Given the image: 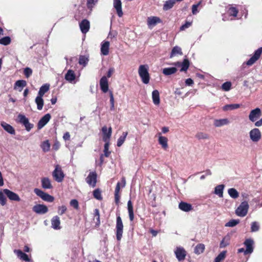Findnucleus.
<instances>
[{
	"label": "nucleus",
	"mask_w": 262,
	"mask_h": 262,
	"mask_svg": "<svg viewBox=\"0 0 262 262\" xmlns=\"http://www.w3.org/2000/svg\"><path fill=\"white\" fill-rule=\"evenodd\" d=\"M148 66L147 64L140 65L138 69V74L144 84H148L150 80L148 73Z\"/></svg>",
	"instance_id": "f257e3e1"
},
{
	"label": "nucleus",
	"mask_w": 262,
	"mask_h": 262,
	"mask_svg": "<svg viewBox=\"0 0 262 262\" xmlns=\"http://www.w3.org/2000/svg\"><path fill=\"white\" fill-rule=\"evenodd\" d=\"M249 209V205L247 201L242 202L235 210L236 214L241 217L245 216Z\"/></svg>",
	"instance_id": "f03ea898"
},
{
	"label": "nucleus",
	"mask_w": 262,
	"mask_h": 262,
	"mask_svg": "<svg viewBox=\"0 0 262 262\" xmlns=\"http://www.w3.org/2000/svg\"><path fill=\"white\" fill-rule=\"evenodd\" d=\"M249 137L253 142H258L261 138V134L260 130L257 128L252 129L249 132Z\"/></svg>",
	"instance_id": "7ed1b4c3"
},
{
	"label": "nucleus",
	"mask_w": 262,
	"mask_h": 262,
	"mask_svg": "<svg viewBox=\"0 0 262 262\" xmlns=\"http://www.w3.org/2000/svg\"><path fill=\"white\" fill-rule=\"evenodd\" d=\"M116 237L118 241H120L123 234V225L120 216H118L116 221Z\"/></svg>",
	"instance_id": "20e7f679"
},
{
	"label": "nucleus",
	"mask_w": 262,
	"mask_h": 262,
	"mask_svg": "<svg viewBox=\"0 0 262 262\" xmlns=\"http://www.w3.org/2000/svg\"><path fill=\"white\" fill-rule=\"evenodd\" d=\"M53 177L58 182H62L63 179L64 175L61 167L58 165L55 166V169L53 172Z\"/></svg>",
	"instance_id": "39448f33"
},
{
	"label": "nucleus",
	"mask_w": 262,
	"mask_h": 262,
	"mask_svg": "<svg viewBox=\"0 0 262 262\" xmlns=\"http://www.w3.org/2000/svg\"><path fill=\"white\" fill-rule=\"evenodd\" d=\"M18 120L20 123L23 124L25 126L27 131L30 130V129L33 127V125L29 123L28 119L23 115H18Z\"/></svg>",
	"instance_id": "423d86ee"
},
{
	"label": "nucleus",
	"mask_w": 262,
	"mask_h": 262,
	"mask_svg": "<svg viewBox=\"0 0 262 262\" xmlns=\"http://www.w3.org/2000/svg\"><path fill=\"white\" fill-rule=\"evenodd\" d=\"M262 53V47L259 48L254 52V55L250 58V59L247 61L246 64L248 66H251L257 61L260 57Z\"/></svg>",
	"instance_id": "0eeeda50"
},
{
	"label": "nucleus",
	"mask_w": 262,
	"mask_h": 262,
	"mask_svg": "<svg viewBox=\"0 0 262 262\" xmlns=\"http://www.w3.org/2000/svg\"><path fill=\"white\" fill-rule=\"evenodd\" d=\"M261 112L260 108H256L250 111L249 115V119L252 122L256 120L261 116Z\"/></svg>",
	"instance_id": "6e6552de"
},
{
	"label": "nucleus",
	"mask_w": 262,
	"mask_h": 262,
	"mask_svg": "<svg viewBox=\"0 0 262 262\" xmlns=\"http://www.w3.org/2000/svg\"><path fill=\"white\" fill-rule=\"evenodd\" d=\"M174 253L177 258L179 261L184 260L186 256V251L181 247H177L174 250Z\"/></svg>",
	"instance_id": "1a4fd4ad"
},
{
	"label": "nucleus",
	"mask_w": 262,
	"mask_h": 262,
	"mask_svg": "<svg viewBox=\"0 0 262 262\" xmlns=\"http://www.w3.org/2000/svg\"><path fill=\"white\" fill-rule=\"evenodd\" d=\"M97 174L95 172H90L85 180L86 183L91 186L94 187L97 182Z\"/></svg>",
	"instance_id": "9d476101"
},
{
	"label": "nucleus",
	"mask_w": 262,
	"mask_h": 262,
	"mask_svg": "<svg viewBox=\"0 0 262 262\" xmlns=\"http://www.w3.org/2000/svg\"><path fill=\"white\" fill-rule=\"evenodd\" d=\"M102 132L103 140L105 142H109L110 138L112 135V128L110 127L107 128L106 126H104L102 128Z\"/></svg>",
	"instance_id": "9b49d317"
},
{
	"label": "nucleus",
	"mask_w": 262,
	"mask_h": 262,
	"mask_svg": "<svg viewBox=\"0 0 262 262\" xmlns=\"http://www.w3.org/2000/svg\"><path fill=\"white\" fill-rule=\"evenodd\" d=\"M161 23V19L157 16H150L147 19V24L149 29H152L157 24Z\"/></svg>",
	"instance_id": "f8f14e48"
},
{
	"label": "nucleus",
	"mask_w": 262,
	"mask_h": 262,
	"mask_svg": "<svg viewBox=\"0 0 262 262\" xmlns=\"http://www.w3.org/2000/svg\"><path fill=\"white\" fill-rule=\"evenodd\" d=\"M33 211L38 214H45L48 212V209L46 205L37 204L33 206Z\"/></svg>",
	"instance_id": "ddd939ff"
},
{
	"label": "nucleus",
	"mask_w": 262,
	"mask_h": 262,
	"mask_svg": "<svg viewBox=\"0 0 262 262\" xmlns=\"http://www.w3.org/2000/svg\"><path fill=\"white\" fill-rule=\"evenodd\" d=\"M244 245L246 247L245 251V255L251 254L253 251L254 241L252 239H247L244 242Z\"/></svg>",
	"instance_id": "4468645a"
},
{
	"label": "nucleus",
	"mask_w": 262,
	"mask_h": 262,
	"mask_svg": "<svg viewBox=\"0 0 262 262\" xmlns=\"http://www.w3.org/2000/svg\"><path fill=\"white\" fill-rule=\"evenodd\" d=\"M4 192L9 200L14 201H19L20 200L19 196L16 193L8 189H4Z\"/></svg>",
	"instance_id": "2eb2a0df"
},
{
	"label": "nucleus",
	"mask_w": 262,
	"mask_h": 262,
	"mask_svg": "<svg viewBox=\"0 0 262 262\" xmlns=\"http://www.w3.org/2000/svg\"><path fill=\"white\" fill-rule=\"evenodd\" d=\"M113 6L116 10V12L119 17H121L123 16V12L122 9V3L120 0H114Z\"/></svg>",
	"instance_id": "dca6fc26"
},
{
	"label": "nucleus",
	"mask_w": 262,
	"mask_h": 262,
	"mask_svg": "<svg viewBox=\"0 0 262 262\" xmlns=\"http://www.w3.org/2000/svg\"><path fill=\"white\" fill-rule=\"evenodd\" d=\"M51 115L49 114H46L39 121L37 125L38 129L42 128L50 120Z\"/></svg>",
	"instance_id": "f3484780"
},
{
	"label": "nucleus",
	"mask_w": 262,
	"mask_h": 262,
	"mask_svg": "<svg viewBox=\"0 0 262 262\" xmlns=\"http://www.w3.org/2000/svg\"><path fill=\"white\" fill-rule=\"evenodd\" d=\"M110 42L103 41L101 44V53L103 55H107L109 53Z\"/></svg>",
	"instance_id": "a211bd4d"
},
{
	"label": "nucleus",
	"mask_w": 262,
	"mask_h": 262,
	"mask_svg": "<svg viewBox=\"0 0 262 262\" xmlns=\"http://www.w3.org/2000/svg\"><path fill=\"white\" fill-rule=\"evenodd\" d=\"M100 85L101 90L104 93L107 92L108 90V80L105 76H103L100 80Z\"/></svg>",
	"instance_id": "6ab92c4d"
},
{
	"label": "nucleus",
	"mask_w": 262,
	"mask_h": 262,
	"mask_svg": "<svg viewBox=\"0 0 262 262\" xmlns=\"http://www.w3.org/2000/svg\"><path fill=\"white\" fill-rule=\"evenodd\" d=\"M1 125L3 128V129L5 131L8 132V133H9V134H10L11 135H14L15 134V129L10 124H8L7 123H6V122H5L4 121H2L1 122Z\"/></svg>",
	"instance_id": "aec40b11"
},
{
	"label": "nucleus",
	"mask_w": 262,
	"mask_h": 262,
	"mask_svg": "<svg viewBox=\"0 0 262 262\" xmlns=\"http://www.w3.org/2000/svg\"><path fill=\"white\" fill-rule=\"evenodd\" d=\"M80 28L83 33H86L90 29V22L86 20H83L80 24Z\"/></svg>",
	"instance_id": "412c9836"
},
{
	"label": "nucleus",
	"mask_w": 262,
	"mask_h": 262,
	"mask_svg": "<svg viewBox=\"0 0 262 262\" xmlns=\"http://www.w3.org/2000/svg\"><path fill=\"white\" fill-rule=\"evenodd\" d=\"M14 253L22 260L25 261H29L30 260L28 256L20 250L15 249L14 250Z\"/></svg>",
	"instance_id": "4be33fe9"
},
{
	"label": "nucleus",
	"mask_w": 262,
	"mask_h": 262,
	"mask_svg": "<svg viewBox=\"0 0 262 262\" xmlns=\"http://www.w3.org/2000/svg\"><path fill=\"white\" fill-rule=\"evenodd\" d=\"M230 123V121L227 118L221 119H216L214 121V125L215 127H221L224 125H228Z\"/></svg>",
	"instance_id": "5701e85b"
},
{
	"label": "nucleus",
	"mask_w": 262,
	"mask_h": 262,
	"mask_svg": "<svg viewBox=\"0 0 262 262\" xmlns=\"http://www.w3.org/2000/svg\"><path fill=\"white\" fill-rule=\"evenodd\" d=\"M75 74L73 71L69 70L65 75V79L70 83H75L74 80L75 79Z\"/></svg>",
	"instance_id": "b1692460"
},
{
	"label": "nucleus",
	"mask_w": 262,
	"mask_h": 262,
	"mask_svg": "<svg viewBox=\"0 0 262 262\" xmlns=\"http://www.w3.org/2000/svg\"><path fill=\"white\" fill-rule=\"evenodd\" d=\"M51 224L52 228L54 229H60V221L59 217L57 216H54L51 220Z\"/></svg>",
	"instance_id": "393cba45"
},
{
	"label": "nucleus",
	"mask_w": 262,
	"mask_h": 262,
	"mask_svg": "<svg viewBox=\"0 0 262 262\" xmlns=\"http://www.w3.org/2000/svg\"><path fill=\"white\" fill-rule=\"evenodd\" d=\"M179 208L184 211L188 212L192 209V207L191 204L182 202L179 205Z\"/></svg>",
	"instance_id": "a878e982"
},
{
	"label": "nucleus",
	"mask_w": 262,
	"mask_h": 262,
	"mask_svg": "<svg viewBox=\"0 0 262 262\" xmlns=\"http://www.w3.org/2000/svg\"><path fill=\"white\" fill-rule=\"evenodd\" d=\"M27 82L25 80H19L16 81L14 86V89L17 90L19 92H21L24 87L26 86Z\"/></svg>",
	"instance_id": "bb28decb"
},
{
	"label": "nucleus",
	"mask_w": 262,
	"mask_h": 262,
	"mask_svg": "<svg viewBox=\"0 0 262 262\" xmlns=\"http://www.w3.org/2000/svg\"><path fill=\"white\" fill-rule=\"evenodd\" d=\"M182 54L183 53L181 48L180 47L175 46L172 48L171 50L170 55V58H171L178 55H182Z\"/></svg>",
	"instance_id": "cd10ccee"
},
{
	"label": "nucleus",
	"mask_w": 262,
	"mask_h": 262,
	"mask_svg": "<svg viewBox=\"0 0 262 262\" xmlns=\"http://www.w3.org/2000/svg\"><path fill=\"white\" fill-rule=\"evenodd\" d=\"M152 99L154 103L158 105L160 104V95L158 90H154L152 93Z\"/></svg>",
	"instance_id": "c85d7f7f"
},
{
	"label": "nucleus",
	"mask_w": 262,
	"mask_h": 262,
	"mask_svg": "<svg viewBox=\"0 0 262 262\" xmlns=\"http://www.w3.org/2000/svg\"><path fill=\"white\" fill-rule=\"evenodd\" d=\"M159 143L164 149H166L168 147V139L164 136H160L159 137Z\"/></svg>",
	"instance_id": "c756f323"
},
{
	"label": "nucleus",
	"mask_w": 262,
	"mask_h": 262,
	"mask_svg": "<svg viewBox=\"0 0 262 262\" xmlns=\"http://www.w3.org/2000/svg\"><path fill=\"white\" fill-rule=\"evenodd\" d=\"M41 186L45 189H51L52 188L51 181L48 178H43L41 179Z\"/></svg>",
	"instance_id": "7c9ffc66"
},
{
	"label": "nucleus",
	"mask_w": 262,
	"mask_h": 262,
	"mask_svg": "<svg viewBox=\"0 0 262 262\" xmlns=\"http://www.w3.org/2000/svg\"><path fill=\"white\" fill-rule=\"evenodd\" d=\"M50 89V84L48 83H46L42 85L39 89V92L38 93V95L43 97L44 94L47 92Z\"/></svg>",
	"instance_id": "2f4dec72"
},
{
	"label": "nucleus",
	"mask_w": 262,
	"mask_h": 262,
	"mask_svg": "<svg viewBox=\"0 0 262 262\" xmlns=\"http://www.w3.org/2000/svg\"><path fill=\"white\" fill-rule=\"evenodd\" d=\"M42 97H43L37 95L35 100V102L37 105V108L38 110H41L44 104Z\"/></svg>",
	"instance_id": "473e14b6"
},
{
	"label": "nucleus",
	"mask_w": 262,
	"mask_h": 262,
	"mask_svg": "<svg viewBox=\"0 0 262 262\" xmlns=\"http://www.w3.org/2000/svg\"><path fill=\"white\" fill-rule=\"evenodd\" d=\"M241 105L239 104H230L225 105L223 107V110L224 111H231L239 108Z\"/></svg>",
	"instance_id": "72a5a7b5"
},
{
	"label": "nucleus",
	"mask_w": 262,
	"mask_h": 262,
	"mask_svg": "<svg viewBox=\"0 0 262 262\" xmlns=\"http://www.w3.org/2000/svg\"><path fill=\"white\" fill-rule=\"evenodd\" d=\"M224 189V185H219L215 187L214 193L219 197L222 198L223 196V190Z\"/></svg>",
	"instance_id": "f704fd0d"
},
{
	"label": "nucleus",
	"mask_w": 262,
	"mask_h": 262,
	"mask_svg": "<svg viewBox=\"0 0 262 262\" xmlns=\"http://www.w3.org/2000/svg\"><path fill=\"white\" fill-rule=\"evenodd\" d=\"M177 71V69L175 67L166 68L163 69V73L166 76L174 74Z\"/></svg>",
	"instance_id": "c9c22d12"
},
{
	"label": "nucleus",
	"mask_w": 262,
	"mask_h": 262,
	"mask_svg": "<svg viewBox=\"0 0 262 262\" xmlns=\"http://www.w3.org/2000/svg\"><path fill=\"white\" fill-rule=\"evenodd\" d=\"M228 193L231 198L234 199H236L239 196L238 192L233 188H229L228 190Z\"/></svg>",
	"instance_id": "e433bc0d"
},
{
	"label": "nucleus",
	"mask_w": 262,
	"mask_h": 262,
	"mask_svg": "<svg viewBox=\"0 0 262 262\" xmlns=\"http://www.w3.org/2000/svg\"><path fill=\"white\" fill-rule=\"evenodd\" d=\"M40 146L44 152H48L50 149L51 145L48 140L42 142Z\"/></svg>",
	"instance_id": "4c0bfd02"
},
{
	"label": "nucleus",
	"mask_w": 262,
	"mask_h": 262,
	"mask_svg": "<svg viewBox=\"0 0 262 262\" xmlns=\"http://www.w3.org/2000/svg\"><path fill=\"white\" fill-rule=\"evenodd\" d=\"M189 67V61L187 59H185L183 62L181 63L180 71L181 72H185L187 70Z\"/></svg>",
	"instance_id": "58836bf2"
},
{
	"label": "nucleus",
	"mask_w": 262,
	"mask_h": 262,
	"mask_svg": "<svg viewBox=\"0 0 262 262\" xmlns=\"http://www.w3.org/2000/svg\"><path fill=\"white\" fill-rule=\"evenodd\" d=\"M127 135V132H123L122 135L121 136L117 141V146L118 147L121 146L125 140L126 136Z\"/></svg>",
	"instance_id": "ea45409f"
},
{
	"label": "nucleus",
	"mask_w": 262,
	"mask_h": 262,
	"mask_svg": "<svg viewBox=\"0 0 262 262\" xmlns=\"http://www.w3.org/2000/svg\"><path fill=\"white\" fill-rule=\"evenodd\" d=\"M174 3L175 1L172 0H169L166 2L163 6V9L165 11H167L171 9L173 6Z\"/></svg>",
	"instance_id": "a19ab883"
},
{
	"label": "nucleus",
	"mask_w": 262,
	"mask_h": 262,
	"mask_svg": "<svg viewBox=\"0 0 262 262\" xmlns=\"http://www.w3.org/2000/svg\"><path fill=\"white\" fill-rule=\"evenodd\" d=\"M204 249V245L202 244H200L196 245V246L195 247L194 252L197 254H200L203 252Z\"/></svg>",
	"instance_id": "79ce46f5"
},
{
	"label": "nucleus",
	"mask_w": 262,
	"mask_h": 262,
	"mask_svg": "<svg viewBox=\"0 0 262 262\" xmlns=\"http://www.w3.org/2000/svg\"><path fill=\"white\" fill-rule=\"evenodd\" d=\"M89 58L88 57L85 56H80L79 59V63L80 65H82L83 67H85L88 64Z\"/></svg>",
	"instance_id": "37998d69"
},
{
	"label": "nucleus",
	"mask_w": 262,
	"mask_h": 262,
	"mask_svg": "<svg viewBox=\"0 0 262 262\" xmlns=\"http://www.w3.org/2000/svg\"><path fill=\"white\" fill-rule=\"evenodd\" d=\"M6 193L4 192V189L0 191V204L4 206L6 204V198L5 197Z\"/></svg>",
	"instance_id": "c03bdc74"
},
{
	"label": "nucleus",
	"mask_w": 262,
	"mask_h": 262,
	"mask_svg": "<svg viewBox=\"0 0 262 262\" xmlns=\"http://www.w3.org/2000/svg\"><path fill=\"white\" fill-rule=\"evenodd\" d=\"M98 1L99 0H87L86 5L88 9L92 11Z\"/></svg>",
	"instance_id": "a18cd8bd"
},
{
	"label": "nucleus",
	"mask_w": 262,
	"mask_h": 262,
	"mask_svg": "<svg viewBox=\"0 0 262 262\" xmlns=\"http://www.w3.org/2000/svg\"><path fill=\"white\" fill-rule=\"evenodd\" d=\"M226 252L225 251L220 253L218 255V256L215 258L214 262H221L222 261H223L226 257Z\"/></svg>",
	"instance_id": "49530a36"
},
{
	"label": "nucleus",
	"mask_w": 262,
	"mask_h": 262,
	"mask_svg": "<svg viewBox=\"0 0 262 262\" xmlns=\"http://www.w3.org/2000/svg\"><path fill=\"white\" fill-rule=\"evenodd\" d=\"M239 223V220H231L225 224V226L233 227L237 225Z\"/></svg>",
	"instance_id": "de8ad7c7"
},
{
	"label": "nucleus",
	"mask_w": 262,
	"mask_h": 262,
	"mask_svg": "<svg viewBox=\"0 0 262 262\" xmlns=\"http://www.w3.org/2000/svg\"><path fill=\"white\" fill-rule=\"evenodd\" d=\"M230 238L229 236H226L223 238L220 244L221 248H224L229 244Z\"/></svg>",
	"instance_id": "09e8293b"
},
{
	"label": "nucleus",
	"mask_w": 262,
	"mask_h": 262,
	"mask_svg": "<svg viewBox=\"0 0 262 262\" xmlns=\"http://www.w3.org/2000/svg\"><path fill=\"white\" fill-rule=\"evenodd\" d=\"M238 11L234 7H230L229 8L227 13L231 16H236L237 14Z\"/></svg>",
	"instance_id": "8fccbe9b"
},
{
	"label": "nucleus",
	"mask_w": 262,
	"mask_h": 262,
	"mask_svg": "<svg viewBox=\"0 0 262 262\" xmlns=\"http://www.w3.org/2000/svg\"><path fill=\"white\" fill-rule=\"evenodd\" d=\"M259 229V225L258 222H254L251 223V232L257 231Z\"/></svg>",
	"instance_id": "3c124183"
},
{
	"label": "nucleus",
	"mask_w": 262,
	"mask_h": 262,
	"mask_svg": "<svg viewBox=\"0 0 262 262\" xmlns=\"http://www.w3.org/2000/svg\"><path fill=\"white\" fill-rule=\"evenodd\" d=\"M11 42V39L9 37H4L1 39H0V44L3 45H9Z\"/></svg>",
	"instance_id": "603ef678"
},
{
	"label": "nucleus",
	"mask_w": 262,
	"mask_h": 262,
	"mask_svg": "<svg viewBox=\"0 0 262 262\" xmlns=\"http://www.w3.org/2000/svg\"><path fill=\"white\" fill-rule=\"evenodd\" d=\"M42 199L48 202H52L54 201V198L53 196L49 195L48 193H45V194L42 198Z\"/></svg>",
	"instance_id": "864d4df0"
},
{
	"label": "nucleus",
	"mask_w": 262,
	"mask_h": 262,
	"mask_svg": "<svg viewBox=\"0 0 262 262\" xmlns=\"http://www.w3.org/2000/svg\"><path fill=\"white\" fill-rule=\"evenodd\" d=\"M231 86V83L230 82H226L222 84V89L225 91H228L230 90Z\"/></svg>",
	"instance_id": "5fc2aeb1"
},
{
	"label": "nucleus",
	"mask_w": 262,
	"mask_h": 262,
	"mask_svg": "<svg viewBox=\"0 0 262 262\" xmlns=\"http://www.w3.org/2000/svg\"><path fill=\"white\" fill-rule=\"evenodd\" d=\"M93 195L95 198L101 200L102 199L101 191L99 189H96L93 192Z\"/></svg>",
	"instance_id": "6e6d98bb"
},
{
	"label": "nucleus",
	"mask_w": 262,
	"mask_h": 262,
	"mask_svg": "<svg viewBox=\"0 0 262 262\" xmlns=\"http://www.w3.org/2000/svg\"><path fill=\"white\" fill-rule=\"evenodd\" d=\"M196 137L199 139H206L208 138V136L206 134L200 132L196 135Z\"/></svg>",
	"instance_id": "4d7b16f0"
},
{
	"label": "nucleus",
	"mask_w": 262,
	"mask_h": 262,
	"mask_svg": "<svg viewBox=\"0 0 262 262\" xmlns=\"http://www.w3.org/2000/svg\"><path fill=\"white\" fill-rule=\"evenodd\" d=\"M94 215L96 217L97 223L96 225L97 226H99L100 222V214L99 211L98 209H95L94 210Z\"/></svg>",
	"instance_id": "13d9d810"
},
{
	"label": "nucleus",
	"mask_w": 262,
	"mask_h": 262,
	"mask_svg": "<svg viewBox=\"0 0 262 262\" xmlns=\"http://www.w3.org/2000/svg\"><path fill=\"white\" fill-rule=\"evenodd\" d=\"M34 191L37 195H38L41 199L43 197V196L44 195V194H45V192L42 191V190H41L38 188L34 189Z\"/></svg>",
	"instance_id": "bf43d9fd"
},
{
	"label": "nucleus",
	"mask_w": 262,
	"mask_h": 262,
	"mask_svg": "<svg viewBox=\"0 0 262 262\" xmlns=\"http://www.w3.org/2000/svg\"><path fill=\"white\" fill-rule=\"evenodd\" d=\"M117 32L116 31H110L109 32V34L108 35V38H110L111 39H112L113 38H115L116 37L117 35Z\"/></svg>",
	"instance_id": "052dcab7"
},
{
	"label": "nucleus",
	"mask_w": 262,
	"mask_h": 262,
	"mask_svg": "<svg viewBox=\"0 0 262 262\" xmlns=\"http://www.w3.org/2000/svg\"><path fill=\"white\" fill-rule=\"evenodd\" d=\"M32 74V70L29 68H26L24 69V74L27 78H28Z\"/></svg>",
	"instance_id": "680f3d73"
},
{
	"label": "nucleus",
	"mask_w": 262,
	"mask_h": 262,
	"mask_svg": "<svg viewBox=\"0 0 262 262\" xmlns=\"http://www.w3.org/2000/svg\"><path fill=\"white\" fill-rule=\"evenodd\" d=\"M201 2L196 5H193L192 6V13L193 14H196L198 12V8L201 4Z\"/></svg>",
	"instance_id": "e2e57ef3"
},
{
	"label": "nucleus",
	"mask_w": 262,
	"mask_h": 262,
	"mask_svg": "<svg viewBox=\"0 0 262 262\" xmlns=\"http://www.w3.org/2000/svg\"><path fill=\"white\" fill-rule=\"evenodd\" d=\"M67 210V207L65 206H59L58 208V213L60 215H62L65 213Z\"/></svg>",
	"instance_id": "0e129e2a"
},
{
	"label": "nucleus",
	"mask_w": 262,
	"mask_h": 262,
	"mask_svg": "<svg viewBox=\"0 0 262 262\" xmlns=\"http://www.w3.org/2000/svg\"><path fill=\"white\" fill-rule=\"evenodd\" d=\"M104 144V155L106 157H108L110 154V152L108 151V147H109V142H105Z\"/></svg>",
	"instance_id": "69168bd1"
},
{
	"label": "nucleus",
	"mask_w": 262,
	"mask_h": 262,
	"mask_svg": "<svg viewBox=\"0 0 262 262\" xmlns=\"http://www.w3.org/2000/svg\"><path fill=\"white\" fill-rule=\"evenodd\" d=\"M70 205L75 209H78L79 207L78 202L76 200L73 199L70 201Z\"/></svg>",
	"instance_id": "338daca9"
},
{
	"label": "nucleus",
	"mask_w": 262,
	"mask_h": 262,
	"mask_svg": "<svg viewBox=\"0 0 262 262\" xmlns=\"http://www.w3.org/2000/svg\"><path fill=\"white\" fill-rule=\"evenodd\" d=\"M127 209L128 212H134L133 204L130 200L127 202Z\"/></svg>",
	"instance_id": "774afa93"
}]
</instances>
